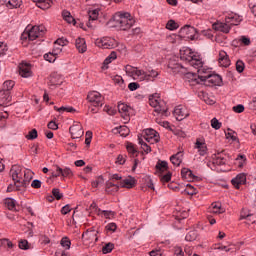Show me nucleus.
I'll use <instances>...</instances> for the list:
<instances>
[{
  "instance_id": "c03bdc74",
  "label": "nucleus",
  "mask_w": 256,
  "mask_h": 256,
  "mask_svg": "<svg viewBox=\"0 0 256 256\" xmlns=\"http://www.w3.org/2000/svg\"><path fill=\"white\" fill-rule=\"evenodd\" d=\"M62 197H63L62 193H53V194L47 196L46 199L49 203H53V201H55V199H57V201H59V199H62Z\"/></svg>"
},
{
  "instance_id": "ddd939ff",
  "label": "nucleus",
  "mask_w": 256,
  "mask_h": 256,
  "mask_svg": "<svg viewBox=\"0 0 256 256\" xmlns=\"http://www.w3.org/2000/svg\"><path fill=\"white\" fill-rule=\"evenodd\" d=\"M189 115V110L183 105H178L174 109V116L176 117L177 121H183V119H187Z\"/></svg>"
},
{
  "instance_id": "7c9ffc66",
  "label": "nucleus",
  "mask_w": 256,
  "mask_h": 256,
  "mask_svg": "<svg viewBox=\"0 0 256 256\" xmlns=\"http://www.w3.org/2000/svg\"><path fill=\"white\" fill-rule=\"evenodd\" d=\"M33 3L39 7V9H50L51 5H53V0H32Z\"/></svg>"
},
{
  "instance_id": "c756f323",
  "label": "nucleus",
  "mask_w": 256,
  "mask_h": 256,
  "mask_svg": "<svg viewBox=\"0 0 256 256\" xmlns=\"http://www.w3.org/2000/svg\"><path fill=\"white\" fill-rule=\"evenodd\" d=\"M170 161L175 167H179V165L183 163V152H177L176 154L172 155L170 157Z\"/></svg>"
},
{
  "instance_id": "e433bc0d",
  "label": "nucleus",
  "mask_w": 256,
  "mask_h": 256,
  "mask_svg": "<svg viewBox=\"0 0 256 256\" xmlns=\"http://www.w3.org/2000/svg\"><path fill=\"white\" fill-rule=\"evenodd\" d=\"M114 131L119 133L121 137H127V135L130 133L129 127L127 126H120L119 128H115Z\"/></svg>"
},
{
  "instance_id": "6ab92c4d",
  "label": "nucleus",
  "mask_w": 256,
  "mask_h": 256,
  "mask_svg": "<svg viewBox=\"0 0 256 256\" xmlns=\"http://www.w3.org/2000/svg\"><path fill=\"white\" fill-rule=\"evenodd\" d=\"M118 111L120 115L125 119L126 121L129 120V115H131V111H133V108L131 106L125 104V103H119L118 104Z\"/></svg>"
},
{
  "instance_id": "79ce46f5",
  "label": "nucleus",
  "mask_w": 256,
  "mask_h": 256,
  "mask_svg": "<svg viewBox=\"0 0 256 256\" xmlns=\"http://www.w3.org/2000/svg\"><path fill=\"white\" fill-rule=\"evenodd\" d=\"M113 249H115V244L114 243H107L103 246L102 253L104 255H107V253H111V251H113Z\"/></svg>"
},
{
  "instance_id": "864d4df0",
  "label": "nucleus",
  "mask_w": 256,
  "mask_h": 256,
  "mask_svg": "<svg viewBox=\"0 0 256 256\" xmlns=\"http://www.w3.org/2000/svg\"><path fill=\"white\" fill-rule=\"evenodd\" d=\"M38 134H37V129H32L27 135L26 139L29 141H33L34 139H37Z\"/></svg>"
},
{
  "instance_id": "473e14b6",
  "label": "nucleus",
  "mask_w": 256,
  "mask_h": 256,
  "mask_svg": "<svg viewBox=\"0 0 256 256\" xmlns=\"http://www.w3.org/2000/svg\"><path fill=\"white\" fill-rule=\"evenodd\" d=\"M115 59H117V52L112 51L109 56L106 57V59L103 62V67L102 69H109V64L113 63V61H115Z\"/></svg>"
},
{
  "instance_id": "49530a36",
  "label": "nucleus",
  "mask_w": 256,
  "mask_h": 256,
  "mask_svg": "<svg viewBox=\"0 0 256 256\" xmlns=\"http://www.w3.org/2000/svg\"><path fill=\"white\" fill-rule=\"evenodd\" d=\"M126 149L128 153L132 155V157H134V155L137 157V149L135 148V145L133 143H128Z\"/></svg>"
},
{
  "instance_id": "9b49d317",
  "label": "nucleus",
  "mask_w": 256,
  "mask_h": 256,
  "mask_svg": "<svg viewBox=\"0 0 256 256\" xmlns=\"http://www.w3.org/2000/svg\"><path fill=\"white\" fill-rule=\"evenodd\" d=\"M198 33L199 31H197V28L190 25H186L180 29V34L187 39H191V41L197 39Z\"/></svg>"
},
{
  "instance_id": "a878e982",
  "label": "nucleus",
  "mask_w": 256,
  "mask_h": 256,
  "mask_svg": "<svg viewBox=\"0 0 256 256\" xmlns=\"http://www.w3.org/2000/svg\"><path fill=\"white\" fill-rule=\"evenodd\" d=\"M241 21H243V18L237 14H230L228 17H226V23H229L230 27L239 25Z\"/></svg>"
},
{
  "instance_id": "bf43d9fd",
  "label": "nucleus",
  "mask_w": 256,
  "mask_h": 256,
  "mask_svg": "<svg viewBox=\"0 0 256 256\" xmlns=\"http://www.w3.org/2000/svg\"><path fill=\"white\" fill-rule=\"evenodd\" d=\"M8 50L9 48L7 47V44H5L4 42H0V57H3V55H5Z\"/></svg>"
},
{
  "instance_id": "2f4dec72",
  "label": "nucleus",
  "mask_w": 256,
  "mask_h": 256,
  "mask_svg": "<svg viewBox=\"0 0 256 256\" xmlns=\"http://www.w3.org/2000/svg\"><path fill=\"white\" fill-rule=\"evenodd\" d=\"M75 45L79 53H85V51H87V43L85 42L84 38H77Z\"/></svg>"
},
{
  "instance_id": "f8f14e48",
  "label": "nucleus",
  "mask_w": 256,
  "mask_h": 256,
  "mask_svg": "<svg viewBox=\"0 0 256 256\" xmlns=\"http://www.w3.org/2000/svg\"><path fill=\"white\" fill-rule=\"evenodd\" d=\"M169 187H171V189H173V191L177 193H195V191H197V189H195V187L192 186L191 184L181 186L177 183H171Z\"/></svg>"
},
{
  "instance_id": "4d7b16f0",
  "label": "nucleus",
  "mask_w": 256,
  "mask_h": 256,
  "mask_svg": "<svg viewBox=\"0 0 256 256\" xmlns=\"http://www.w3.org/2000/svg\"><path fill=\"white\" fill-rule=\"evenodd\" d=\"M211 127H212V129H216V131H217L221 127V122H219V120L217 118H213L211 120Z\"/></svg>"
},
{
  "instance_id": "5701e85b",
  "label": "nucleus",
  "mask_w": 256,
  "mask_h": 256,
  "mask_svg": "<svg viewBox=\"0 0 256 256\" xmlns=\"http://www.w3.org/2000/svg\"><path fill=\"white\" fill-rule=\"evenodd\" d=\"M213 29H215V31H221L222 33H229V31H231V25L227 23V19H225V22L214 23Z\"/></svg>"
},
{
  "instance_id": "4c0bfd02",
  "label": "nucleus",
  "mask_w": 256,
  "mask_h": 256,
  "mask_svg": "<svg viewBox=\"0 0 256 256\" xmlns=\"http://www.w3.org/2000/svg\"><path fill=\"white\" fill-rule=\"evenodd\" d=\"M0 247H3L4 249H13L15 245H13V242H11L7 238L0 239Z\"/></svg>"
},
{
  "instance_id": "8fccbe9b",
  "label": "nucleus",
  "mask_w": 256,
  "mask_h": 256,
  "mask_svg": "<svg viewBox=\"0 0 256 256\" xmlns=\"http://www.w3.org/2000/svg\"><path fill=\"white\" fill-rule=\"evenodd\" d=\"M179 25L175 20H169L168 23L166 24V29H169V31H175V29H178Z\"/></svg>"
},
{
  "instance_id": "39448f33",
  "label": "nucleus",
  "mask_w": 256,
  "mask_h": 256,
  "mask_svg": "<svg viewBox=\"0 0 256 256\" xmlns=\"http://www.w3.org/2000/svg\"><path fill=\"white\" fill-rule=\"evenodd\" d=\"M197 72L198 79H200V81H204L205 83H209V85L215 87H221V85H223V78H221V75L211 74L205 66L201 67Z\"/></svg>"
},
{
  "instance_id": "680f3d73",
  "label": "nucleus",
  "mask_w": 256,
  "mask_h": 256,
  "mask_svg": "<svg viewBox=\"0 0 256 256\" xmlns=\"http://www.w3.org/2000/svg\"><path fill=\"white\" fill-rule=\"evenodd\" d=\"M61 245H62V247H66V249H70V247H71V240H69V238H67V237H64L61 240Z\"/></svg>"
},
{
  "instance_id": "ea45409f",
  "label": "nucleus",
  "mask_w": 256,
  "mask_h": 256,
  "mask_svg": "<svg viewBox=\"0 0 256 256\" xmlns=\"http://www.w3.org/2000/svg\"><path fill=\"white\" fill-rule=\"evenodd\" d=\"M15 87V81L13 80H6L3 83V89L2 91H7L8 93Z\"/></svg>"
},
{
  "instance_id": "72a5a7b5",
  "label": "nucleus",
  "mask_w": 256,
  "mask_h": 256,
  "mask_svg": "<svg viewBox=\"0 0 256 256\" xmlns=\"http://www.w3.org/2000/svg\"><path fill=\"white\" fill-rule=\"evenodd\" d=\"M96 211L99 217H105V219H113L115 217V212L111 210L96 209Z\"/></svg>"
},
{
  "instance_id": "bb28decb",
  "label": "nucleus",
  "mask_w": 256,
  "mask_h": 256,
  "mask_svg": "<svg viewBox=\"0 0 256 256\" xmlns=\"http://www.w3.org/2000/svg\"><path fill=\"white\" fill-rule=\"evenodd\" d=\"M11 103V93L5 90H0V106Z\"/></svg>"
},
{
  "instance_id": "603ef678",
  "label": "nucleus",
  "mask_w": 256,
  "mask_h": 256,
  "mask_svg": "<svg viewBox=\"0 0 256 256\" xmlns=\"http://www.w3.org/2000/svg\"><path fill=\"white\" fill-rule=\"evenodd\" d=\"M197 235H198V234H197V231L191 230V231H189V232L187 233L185 239H186L187 241H195V239H197Z\"/></svg>"
},
{
  "instance_id": "69168bd1",
  "label": "nucleus",
  "mask_w": 256,
  "mask_h": 256,
  "mask_svg": "<svg viewBox=\"0 0 256 256\" xmlns=\"http://www.w3.org/2000/svg\"><path fill=\"white\" fill-rule=\"evenodd\" d=\"M232 109L234 113H243V111H245V106H243L242 104H238L236 106H233Z\"/></svg>"
},
{
  "instance_id": "13d9d810",
  "label": "nucleus",
  "mask_w": 256,
  "mask_h": 256,
  "mask_svg": "<svg viewBox=\"0 0 256 256\" xmlns=\"http://www.w3.org/2000/svg\"><path fill=\"white\" fill-rule=\"evenodd\" d=\"M45 61H48V63H55L57 58H55L50 52L44 54Z\"/></svg>"
},
{
  "instance_id": "aec40b11",
  "label": "nucleus",
  "mask_w": 256,
  "mask_h": 256,
  "mask_svg": "<svg viewBox=\"0 0 256 256\" xmlns=\"http://www.w3.org/2000/svg\"><path fill=\"white\" fill-rule=\"evenodd\" d=\"M231 183L235 189H241V185L247 183V175H245V173H240L231 180Z\"/></svg>"
},
{
  "instance_id": "338daca9",
  "label": "nucleus",
  "mask_w": 256,
  "mask_h": 256,
  "mask_svg": "<svg viewBox=\"0 0 256 256\" xmlns=\"http://www.w3.org/2000/svg\"><path fill=\"white\" fill-rule=\"evenodd\" d=\"M61 51H63V48L55 46L54 49L49 53H51L57 59V55L61 54Z\"/></svg>"
},
{
  "instance_id": "f704fd0d",
  "label": "nucleus",
  "mask_w": 256,
  "mask_h": 256,
  "mask_svg": "<svg viewBox=\"0 0 256 256\" xmlns=\"http://www.w3.org/2000/svg\"><path fill=\"white\" fill-rule=\"evenodd\" d=\"M5 206L9 211H17V201L13 198H7L5 200Z\"/></svg>"
},
{
  "instance_id": "2eb2a0df",
  "label": "nucleus",
  "mask_w": 256,
  "mask_h": 256,
  "mask_svg": "<svg viewBox=\"0 0 256 256\" xmlns=\"http://www.w3.org/2000/svg\"><path fill=\"white\" fill-rule=\"evenodd\" d=\"M56 171L52 173V177H73V171L69 167L61 168L56 165Z\"/></svg>"
},
{
  "instance_id": "1a4fd4ad",
  "label": "nucleus",
  "mask_w": 256,
  "mask_h": 256,
  "mask_svg": "<svg viewBox=\"0 0 256 256\" xmlns=\"http://www.w3.org/2000/svg\"><path fill=\"white\" fill-rule=\"evenodd\" d=\"M95 45L100 49H115V47H117V40H115V38L105 36L96 39Z\"/></svg>"
},
{
  "instance_id": "dca6fc26",
  "label": "nucleus",
  "mask_w": 256,
  "mask_h": 256,
  "mask_svg": "<svg viewBox=\"0 0 256 256\" xmlns=\"http://www.w3.org/2000/svg\"><path fill=\"white\" fill-rule=\"evenodd\" d=\"M135 184H136L135 178H133L131 176H128L127 178L122 179L119 182V186H116V191L119 188H122V189H133V187H135Z\"/></svg>"
},
{
  "instance_id": "c85d7f7f",
  "label": "nucleus",
  "mask_w": 256,
  "mask_h": 256,
  "mask_svg": "<svg viewBox=\"0 0 256 256\" xmlns=\"http://www.w3.org/2000/svg\"><path fill=\"white\" fill-rule=\"evenodd\" d=\"M19 69H20L21 77H24V78L31 77V65L27 63H22L20 64Z\"/></svg>"
},
{
  "instance_id": "3c124183",
  "label": "nucleus",
  "mask_w": 256,
  "mask_h": 256,
  "mask_svg": "<svg viewBox=\"0 0 256 256\" xmlns=\"http://www.w3.org/2000/svg\"><path fill=\"white\" fill-rule=\"evenodd\" d=\"M138 142L141 145V148L143 149L144 153H151V147L147 145V143H145L143 139L138 138Z\"/></svg>"
},
{
  "instance_id": "cd10ccee",
  "label": "nucleus",
  "mask_w": 256,
  "mask_h": 256,
  "mask_svg": "<svg viewBox=\"0 0 256 256\" xmlns=\"http://www.w3.org/2000/svg\"><path fill=\"white\" fill-rule=\"evenodd\" d=\"M182 179H186L187 181H195L197 176L193 174V171L189 168H182L181 170Z\"/></svg>"
},
{
  "instance_id": "5fc2aeb1",
  "label": "nucleus",
  "mask_w": 256,
  "mask_h": 256,
  "mask_svg": "<svg viewBox=\"0 0 256 256\" xmlns=\"http://www.w3.org/2000/svg\"><path fill=\"white\" fill-rule=\"evenodd\" d=\"M251 217H253V214H251V212H249V210L242 209V211L240 213V219H251Z\"/></svg>"
},
{
  "instance_id": "412c9836",
  "label": "nucleus",
  "mask_w": 256,
  "mask_h": 256,
  "mask_svg": "<svg viewBox=\"0 0 256 256\" xmlns=\"http://www.w3.org/2000/svg\"><path fill=\"white\" fill-rule=\"evenodd\" d=\"M212 163L213 165H217L218 167H221L223 165H226L227 158L225 157V154H223V152H218L216 154H213Z\"/></svg>"
},
{
  "instance_id": "e2e57ef3",
  "label": "nucleus",
  "mask_w": 256,
  "mask_h": 256,
  "mask_svg": "<svg viewBox=\"0 0 256 256\" xmlns=\"http://www.w3.org/2000/svg\"><path fill=\"white\" fill-rule=\"evenodd\" d=\"M42 182L39 179H35L31 182V187L33 189H41Z\"/></svg>"
},
{
  "instance_id": "0eeeda50",
  "label": "nucleus",
  "mask_w": 256,
  "mask_h": 256,
  "mask_svg": "<svg viewBox=\"0 0 256 256\" xmlns=\"http://www.w3.org/2000/svg\"><path fill=\"white\" fill-rule=\"evenodd\" d=\"M168 69H170L173 75H188V77H193L192 81L199 83V81H197V78H195L193 74L189 73V69L187 67L181 65L179 62L175 60L169 61Z\"/></svg>"
},
{
  "instance_id": "6e6552de",
  "label": "nucleus",
  "mask_w": 256,
  "mask_h": 256,
  "mask_svg": "<svg viewBox=\"0 0 256 256\" xmlns=\"http://www.w3.org/2000/svg\"><path fill=\"white\" fill-rule=\"evenodd\" d=\"M149 104L151 107L154 108L155 113H158L159 115L167 117V111H168L167 104H165V101L159 99L157 94L150 96Z\"/></svg>"
},
{
  "instance_id": "c9c22d12",
  "label": "nucleus",
  "mask_w": 256,
  "mask_h": 256,
  "mask_svg": "<svg viewBox=\"0 0 256 256\" xmlns=\"http://www.w3.org/2000/svg\"><path fill=\"white\" fill-rule=\"evenodd\" d=\"M54 111H58V113H75V108L72 106H61L60 108L54 106Z\"/></svg>"
},
{
  "instance_id": "20e7f679",
  "label": "nucleus",
  "mask_w": 256,
  "mask_h": 256,
  "mask_svg": "<svg viewBox=\"0 0 256 256\" xmlns=\"http://www.w3.org/2000/svg\"><path fill=\"white\" fill-rule=\"evenodd\" d=\"M135 25V18L129 12H123L114 16V27L120 31H129Z\"/></svg>"
},
{
  "instance_id": "37998d69",
  "label": "nucleus",
  "mask_w": 256,
  "mask_h": 256,
  "mask_svg": "<svg viewBox=\"0 0 256 256\" xmlns=\"http://www.w3.org/2000/svg\"><path fill=\"white\" fill-rule=\"evenodd\" d=\"M236 161H238V167L242 168L245 166V163H247V156L244 154H239L236 158Z\"/></svg>"
},
{
  "instance_id": "f3484780",
  "label": "nucleus",
  "mask_w": 256,
  "mask_h": 256,
  "mask_svg": "<svg viewBox=\"0 0 256 256\" xmlns=\"http://www.w3.org/2000/svg\"><path fill=\"white\" fill-rule=\"evenodd\" d=\"M88 17H89V20L86 23L87 27L89 29H95V24L93 23H95V21L99 19V9L89 10Z\"/></svg>"
},
{
  "instance_id": "09e8293b",
  "label": "nucleus",
  "mask_w": 256,
  "mask_h": 256,
  "mask_svg": "<svg viewBox=\"0 0 256 256\" xmlns=\"http://www.w3.org/2000/svg\"><path fill=\"white\" fill-rule=\"evenodd\" d=\"M114 83L116 85H119V87H121V89H125V80H123V77L117 75L114 77Z\"/></svg>"
},
{
  "instance_id": "f03ea898",
  "label": "nucleus",
  "mask_w": 256,
  "mask_h": 256,
  "mask_svg": "<svg viewBox=\"0 0 256 256\" xmlns=\"http://www.w3.org/2000/svg\"><path fill=\"white\" fill-rule=\"evenodd\" d=\"M124 70L126 75L134 79V81H146L149 83V81H155V79L159 77V72L156 70H149L146 72L145 70H141L131 65H126Z\"/></svg>"
},
{
  "instance_id": "393cba45",
  "label": "nucleus",
  "mask_w": 256,
  "mask_h": 256,
  "mask_svg": "<svg viewBox=\"0 0 256 256\" xmlns=\"http://www.w3.org/2000/svg\"><path fill=\"white\" fill-rule=\"evenodd\" d=\"M1 5H6L8 9H17L21 7L23 0H0Z\"/></svg>"
},
{
  "instance_id": "774afa93",
  "label": "nucleus",
  "mask_w": 256,
  "mask_h": 256,
  "mask_svg": "<svg viewBox=\"0 0 256 256\" xmlns=\"http://www.w3.org/2000/svg\"><path fill=\"white\" fill-rule=\"evenodd\" d=\"M19 248L24 250L29 249V242L27 240H21L19 242Z\"/></svg>"
},
{
  "instance_id": "423d86ee",
  "label": "nucleus",
  "mask_w": 256,
  "mask_h": 256,
  "mask_svg": "<svg viewBox=\"0 0 256 256\" xmlns=\"http://www.w3.org/2000/svg\"><path fill=\"white\" fill-rule=\"evenodd\" d=\"M45 26H33L31 28L27 27L21 35L22 41H35V39H39V37H43L45 35Z\"/></svg>"
},
{
  "instance_id": "6e6d98bb",
  "label": "nucleus",
  "mask_w": 256,
  "mask_h": 256,
  "mask_svg": "<svg viewBox=\"0 0 256 256\" xmlns=\"http://www.w3.org/2000/svg\"><path fill=\"white\" fill-rule=\"evenodd\" d=\"M236 71L238 73H243V71H245V63H243V61L238 60L236 62Z\"/></svg>"
},
{
  "instance_id": "9d476101",
  "label": "nucleus",
  "mask_w": 256,
  "mask_h": 256,
  "mask_svg": "<svg viewBox=\"0 0 256 256\" xmlns=\"http://www.w3.org/2000/svg\"><path fill=\"white\" fill-rule=\"evenodd\" d=\"M87 99L89 103L93 105V107H103V96L101 95V93L97 91L89 92L87 95Z\"/></svg>"
},
{
  "instance_id": "58836bf2",
  "label": "nucleus",
  "mask_w": 256,
  "mask_h": 256,
  "mask_svg": "<svg viewBox=\"0 0 256 256\" xmlns=\"http://www.w3.org/2000/svg\"><path fill=\"white\" fill-rule=\"evenodd\" d=\"M157 171H167L169 169V164L165 160H159L156 164Z\"/></svg>"
},
{
  "instance_id": "4468645a",
  "label": "nucleus",
  "mask_w": 256,
  "mask_h": 256,
  "mask_svg": "<svg viewBox=\"0 0 256 256\" xmlns=\"http://www.w3.org/2000/svg\"><path fill=\"white\" fill-rule=\"evenodd\" d=\"M72 139H81L84 135L83 126L81 124H74L69 128Z\"/></svg>"
},
{
  "instance_id": "7ed1b4c3",
  "label": "nucleus",
  "mask_w": 256,
  "mask_h": 256,
  "mask_svg": "<svg viewBox=\"0 0 256 256\" xmlns=\"http://www.w3.org/2000/svg\"><path fill=\"white\" fill-rule=\"evenodd\" d=\"M180 59L181 61H185V63H188L190 67H193L194 69H197V71L205 65L203 62V58H201V55L198 52L193 51L189 47H183L180 49Z\"/></svg>"
},
{
  "instance_id": "0e129e2a",
  "label": "nucleus",
  "mask_w": 256,
  "mask_h": 256,
  "mask_svg": "<svg viewBox=\"0 0 256 256\" xmlns=\"http://www.w3.org/2000/svg\"><path fill=\"white\" fill-rule=\"evenodd\" d=\"M139 87H141V85H139V83H137V82H132V83L128 84L129 91H137V89H139Z\"/></svg>"
},
{
  "instance_id": "4be33fe9",
  "label": "nucleus",
  "mask_w": 256,
  "mask_h": 256,
  "mask_svg": "<svg viewBox=\"0 0 256 256\" xmlns=\"http://www.w3.org/2000/svg\"><path fill=\"white\" fill-rule=\"evenodd\" d=\"M218 63L220 67H229V65H231V60L229 59V55H227V52H225L224 50H221L219 52Z\"/></svg>"
},
{
  "instance_id": "b1692460",
  "label": "nucleus",
  "mask_w": 256,
  "mask_h": 256,
  "mask_svg": "<svg viewBox=\"0 0 256 256\" xmlns=\"http://www.w3.org/2000/svg\"><path fill=\"white\" fill-rule=\"evenodd\" d=\"M194 148L198 150V154L201 157H205V155H207V153L209 151L207 149V144L205 142H200L199 139L196 140Z\"/></svg>"
},
{
  "instance_id": "052dcab7",
  "label": "nucleus",
  "mask_w": 256,
  "mask_h": 256,
  "mask_svg": "<svg viewBox=\"0 0 256 256\" xmlns=\"http://www.w3.org/2000/svg\"><path fill=\"white\" fill-rule=\"evenodd\" d=\"M200 35H203V37H206L207 39H213V32L210 29L202 30Z\"/></svg>"
},
{
  "instance_id": "f257e3e1",
  "label": "nucleus",
  "mask_w": 256,
  "mask_h": 256,
  "mask_svg": "<svg viewBox=\"0 0 256 256\" xmlns=\"http://www.w3.org/2000/svg\"><path fill=\"white\" fill-rule=\"evenodd\" d=\"M27 173L23 171V168L19 165H13L10 169V176L12 177L14 184H10L7 187V193H12V191H20V193L27 192L29 187V181L25 180Z\"/></svg>"
},
{
  "instance_id": "a18cd8bd",
  "label": "nucleus",
  "mask_w": 256,
  "mask_h": 256,
  "mask_svg": "<svg viewBox=\"0 0 256 256\" xmlns=\"http://www.w3.org/2000/svg\"><path fill=\"white\" fill-rule=\"evenodd\" d=\"M189 217V210H180L177 212L176 214V219H178V221H181V219H187Z\"/></svg>"
},
{
  "instance_id": "de8ad7c7",
  "label": "nucleus",
  "mask_w": 256,
  "mask_h": 256,
  "mask_svg": "<svg viewBox=\"0 0 256 256\" xmlns=\"http://www.w3.org/2000/svg\"><path fill=\"white\" fill-rule=\"evenodd\" d=\"M103 183H105V179L103 178V176H98L93 182H92V187H101V185H103Z\"/></svg>"
},
{
  "instance_id": "a211bd4d",
  "label": "nucleus",
  "mask_w": 256,
  "mask_h": 256,
  "mask_svg": "<svg viewBox=\"0 0 256 256\" xmlns=\"http://www.w3.org/2000/svg\"><path fill=\"white\" fill-rule=\"evenodd\" d=\"M145 140L148 143H159V133L155 131L154 129H146L145 130Z\"/></svg>"
},
{
  "instance_id": "a19ab883",
  "label": "nucleus",
  "mask_w": 256,
  "mask_h": 256,
  "mask_svg": "<svg viewBox=\"0 0 256 256\" xmlns=\"http://www.w3.org/2000/svg\"><path fill=\"white\" fill-rule=\"evenodd\" d=\"M62 17L64 19V21H66L67 23H75V18H73V16H71V12L69 11H63L62 12Z\"/></svg>"
}]
</instances>
